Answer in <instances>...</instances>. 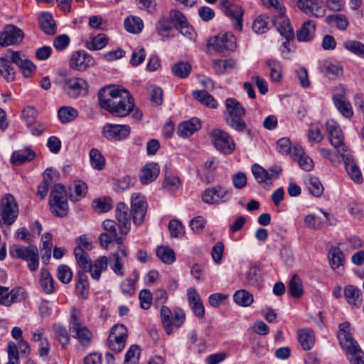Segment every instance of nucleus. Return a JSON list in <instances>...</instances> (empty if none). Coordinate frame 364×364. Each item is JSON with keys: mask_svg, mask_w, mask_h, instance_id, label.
I'll list each match as a JSON object with an SVG mask.
<instances>
[{"mask_svg": "<svg viewBox=\"0 0 364 364\" xmlns=\"http://www.w3.org/2000/svg\"><path fill=\"white\" fill-rule=\"evenodd\" d=\"M98 99L102 109L119 117L127 116L135 106L133 97L127 90L114 86L101 89Z\"/></svg>", "mask_w": 364, "mask_h": 364, "instance_id": "obj_1", "label": "nucleus"}, {"mask_svg": "<svg viewBox=\"0 0 364 364\" xmlns=\"http://www.w3.org/2000/svg\"><path fill=\"white\" fill-rule=\"evenodd\" d=\"M11 257L21 259L27 262L28 267L31 272H35L39 266V253L36 245L22 246L13 245L9 248Z\"/></svg>", "mask_w": 364, "mask_h": 364, "instance_id": "obj_2", "label": "nucleus"}, {"mask_svg": "<svg viewBox=\"0 0 364 364\" xmlns=\"http://www.w3.org/2000/svg\"><path fill=\"white\" fill-rule=\"evenodd\" d=\"M69 329L70 332L73 333V338H77L82 346L87 347L90 345L92 333L86 326L82 325L80 311L75 308L71 311Z\"/></svg>", "mask_w": 364, "mask_h": 364, "instance_id": "obj_3", "label": "nucleus"}, {"mask_svg": "<svg viewBox=\"0 0 364 364\" xmlns=\"http://www.w3.org/2000/svg\"><path fill=\"white\" fill-rule=\"evenodd\" d=\"M49 205L51 213L58 217L67 215L68 210V196L61 184H55L50 193Z\"/></svg>", "mask_w": 364, "mask_h": 364, "instance_id": "obj_4", "label": "nucleus"}, {"mask_svg": "<svg viewBox=\"0 0 364 364\" xmlns=\"http://www.w3.org/2000/svg\"><path fill=\"white\" fill-rule=\"evenodd\" d=\"M207 46L218 53L225 54L236 48V38L230 33L220 32L208 39Z\"/></svg>", "mask_w": 364, "mask_h": 364, "instance_id": "obj_5", "label": "nucleus"}, {"mask_svg": "<svg viewBox=\"0 0 364 364\" xmlns=\"http://www.w3.org/2000/svg\"><path fill=\"white\" fill-rule=\"evenodd\" d=\"M226 107L230 115V119H227V123L238 132L244 131L246 124L242 117L245 114V109L233 98L227 99Z\"/></svg>", "mask_w": 364, "mask_h": 364, "instance_id": "obj_6", "label": "nucleus"}, {"mask_svg": "<svg viewBox=\"0 0 364 364\" xmlns=\"http://www.w3.org/2000/svg\"><path fill=\"white\" fill-rule=\"evenodd\" d=\"M18 215L17 203L11 194L6 195L1 202L0 225L2 223L7 226L11 225Z\"/></svg>", "mask_w": 364, "mask_h": 364, "instance_id": "obj_7", "label": "nucleus"}, {"mask_svg": "<svg viewBox=\"0 0 364 364\" xmlns=\"http://www.w3.org/2000/svg\"><path fill=\"white\" fill-rule=\"evenodd\" d=\"M63 90L70 98L84 97L88 90V84L81 77H68L63 81Z\"/></svg>", "mask_w": 364, "mask_h": 364, "instance_id": "obj_8", "label": "nucleus"}, {"mask_svg": "<svg viewBox=\"0 0 364 364\" xmlns=\"http://www.w3.org/2000/svg\"><path fill=\"white\" fill-rule=\"evenodd\" d=\"M231 191L221 186H216L205 190L202 200L208 205H220L227 203L231 197Z\"/></svg>", "mask_w": 364, "mask_h": 364, "instance_id": "obj_9", "label": "nucleus"}, {"mask_svg": "<svg viewBox=\"0 0 364 364\" xmlns=\"http://www.w3.org/2000/svg\"><path fill=\"white\" fill-rule=\"evenodd\" d=\"M214 146L219 151L230 154L235 150V144L228 132L220 129H215L210 133Z\"/></svg>", "mask_w": 364, "mask_h": 364, "instance_id": "obj_10", "label": "nucleus"}, {"mask_svg": "<svg viewBox=\"0 0 364 364\" xmlns=\"http://www.w3.org/2000/svg\"><path fill=\"white\" fill-rule=\"evenodd\" d=\"M127 329L123 324H117L112 327L108 337L109 348L117 353L122 351L127 340Z\"/></svg>", "mask_w": 364, "mask_h": 364, "instance_id": "obj_11", "label": "nucleus"}, {"mask_svg": "<svg viewBox=\"0 0 364 364\" xmlns=\"http://www.w3.org/2000/svg\"><path fill=\"white\" fill-rule=\"evenodd\" d=\"M131 133V127L127 124L107 123L102 130L103 137L109 141H119L127 139Z\"/></svg>", "mask_w": 364, "mask_h": 364, "instance_id": "obj_12", "label": "nucleus"}, {"mask_svg": "<svg viewBox=\"0 0 364 364\" xmlns=\"http://www.w3.org/2000/svg\"><path fill=\"white\" fill-rule=\"evenodd\" d=\"M326 130L331 144L337 149L339 155L341 156L343 149H345V154L348 153V148L344 144V136L339 124L335 120L330 119L326 123Z\"/></svg>", "mask_w": 364, "mask_h": 364, "instance_id": "obj_13", "label": "nucleus"}, {"mask_svg": "<svg viewBox=\"0 0 364 364\" xmlns=\"http://www.w3.org/2000/svg\"><path fill=\"white\" fill-rule=\"evenodd\" d=\"M234 0H220V9L232 21L235 30L240 31L242 28V9L232 2Z\"/></svg>", "mask_w": 364, "mask_h": 364, "instance_id": "obj_14", "label": "nucleus"}, {"mask_svg": "<svg viewBox=\"0 0 364 364\" xmlns=\"http://www.w3.org/2000/svg\"><path fill=\"white\" fill-rule=\"evenodd\" d=\"M24 37L23 31L14 25H7L0 31V48L19 44Z\"/></svg>", "mask_w": 364, "mask_h": 364, "instance_id": "obj_15", "label": "nucleus"}, {"mask_svg": "<svg viewBox=\"0 0 364 364\" xmlns=\"http://www.w3.org/2000/svg\"><path fill=\"white\" fill-rule=\"evenodd\" d=\"M128 257L127 249L124 245H119L118 250L109 255L108 263L115 274L123 277L125 274L124 264Z\"/></svg>", "mask_w": 364, "mask_h": 364, "instance_id": "obj_16", "label": "nucleus"}, {"mask_svg": "<svg viewBox=\"0 0 364 364\" xmlns=\"http://www.w3.org/2000/svg\"><path fill=\"white\" fill-rule=\"evenodd\" d=\"M304 14L316 18H321L325 14L321 2L319 0H291Z\"/></svg>", "mask_w": 364, "mask_h": 364, "instance_id": "obj_17", "label": "nucleus"}, {"mask_svg": "<svg viewBox=\"0 0 364 364\" xmlns=\"http://www.w3.org/2000/svg\"><path fill=\"white\" fill-rule=\"evenodd\" d=\"M337 337L341 348L346 352L359 346L352 335L350 323L348 321L339 324Z\"/></svg>", "mask_w": 364, "mask_h": 364, "instance_id": "obj_18", "label": "nucleus"}, {"mask_svg": "<svg viewBox=\"0 0 364 364\" xmlns=\"http://www.w3.org/2000/svg\"><path fill=\"white\" fill-rule=\"evenodd\" d=\"M147 203L144 197L139 193H134L132 196V213L135 225L142 224L146 213Z\"/></svg>", "mask_w": 364, "mask_h": 364, "instance_id": "obj_19", "label": "nucleus"}, {"mask_svg": "<svg viewBox=\"0 0 364 364\" xmlns=\"http://www.w3.org/2000/svg\"><path fill=\"white\" fill-rule=\"evenodd\" d=\"M345 88L340 85L336 87V92L333 95V103L339 112L346 118H350L353 114L350 102L345 97Z\"/></svg>", "mask_w": 364, "mask_h": 364, "instance_id": "obj_20", "label": "nucleus"}, {"mask_svg": "<svg viewBox=\"0 0 364 364\" xmlns=\"http://www.w3.org/2000/svg\"><path fill=\"white\" fill-rule=\"evenodd\" d=\"M115 215L119 223L120 234L127 235L131 228V218L128 206L124 203H119L116 207Z\"/></svg>", "mask_w": 364, "mask_h": 364, "instance_id": "obj_21", "label": "nucleus"}, {"mask_svg": "<svg viewBox=\"0 0 364 364\" xmlns=\"http://www.w3.org/2000/svg\"><path fill=\"white\" fill-rule=\"evenodd\" d=\"M95 60L93 58L85 51L79 50L73 54L70 60V68L82 71L87 68L93 66Z\"/></svg>", "mask_w": 364, "mask_h": 364, "instance_id": "obj_22", "label": "nucleus"}, {"mask_svg": "<svg viewBox=\"0 0 364 364\" xmlns=\"http://www.w3.org/2000/svg\"><path fill=\"white\" fill-rule=\"evenodd\" d=\"M11 62L20 68L23 76L26 77L31 76L36 68L35 64L25 58L24 55L21 51L11 53Z\"/></svg>", "mask_w": 364, "mask_h": 364, "instance_id": "obj_23", "label": "nucleus"}, {"mask_svg": "<svg viewBox=\"0 0 364 364\" xmlns=\"http://www.w3.org/2000/svg\"><path fill=\"white\" fill-rule=\"evenodd\" d=\"M171 17L174 22V28L178 29L182 35L191 38L193 37L194 34L193 28L189 25L181 12L177 10H172L171 11Z\"/></svg>", "mask_w": 364, "mask_h": 364, "instance_id": "obj_24", "label": "nucleus"}, {"mask_svg": "<svg viewBox=\"0 0 364 364\" xmlns=\"http://www.w3.org/2000/svg\"><path fill=\"white\" fill-rule=\"evenodd\" d=\"M14 51L8 50L4 55L0 58V75L6 81H12L15 78L14 68L11 65V53Z\"/></svg>", "mask_w": 364, "mask_h": 364, "instance_id": "obj_25", "label": "nucleus"}, {"mask_svg": "<svg viewBox=\"0 0 364 364\" xmlns=\"http://www.w3.org/2000/svg\"><path fill=\"white\" fill-rule=\"evenodd\" d=\"M341 157L343 160L346 171L350 178L356 183H361L363 182L361 172L357 165L354 163L350 154L348 152L345 154V149H343Z\"/></svg>", "mask_w": 364, "mask_h": 364, "instance_id": "obj_26", "label": "nucleus"}, {"mask_svg": "<svg viewBox=\"0 0 364 364\" xmlns=\"http://www.w3.org/2000/svg\"><path fill=\"white\" fill-rule=\"evenodd\" d=\"M291 158L297 161L299 167L304 171H309L314 168L313 160L306 154L300 146H294L292 148Z\"/></svg>", "mask_w": 364, "mask_h": 364, "instance_id": "obj_27", "label": "nucleus"}, {"mask_svg": "<svg viewBox=\"0 0 364 364\" xmlns=\"http://www.w3.org/2000/svg\"><path fill=\"white\" fill-rule=\"evenodd\" d=\"M273 23L279 33L287 41L292 39L294 36L293 29L287 18L284 15V11L273 19Z\"/></svg>", "mask_w": 364, "mask_h": 364, "instance_id": "obj_28", "label": "nucleus"}, {"mask_svg": "<svg viewBox=\"0 0 364 364\" xmlns=\"http://www.w3.org/2000/svg\"><path fill=\"white\" fill-rule=\"evenodd\" d=\"M159 173L160 168L156 163L147 164L140 171V182L144 185L149 184L156 179Z\"/></svg>", "mask_w": 364, "mask_h": 364, "instance_id": "obj_29", "label": "nucleus"}, {"mask_svg": "<svg viewBox=\"0 0 364 364\" xmlns=\"http://www.w3.org/2000/svg\"><path fill=\"white\" fill-rule=\"evenodd\" d=\"M200 128V121L196 118H192L188 121L181 123L178 127L177 133L181 137H188Z\"/></svg>", "mask_w": 364, "mask_h": 364, "instance_id": "obj_30", "label": "nucleus"}, {"mask_svg": "<svg viewBox=\"0 0 364 364\" xmlns=\"http://www.w3.org/2000/svg\"><path fill=\"white\" fill-rule=\"evenodd\" d=\"M174 27V22L171 19V16L168 18H161L156 23V31L162 38H171L175 36L171 34V31Z\"/></svg>", "mask_w": 364, "mask_h": 364, "instance_id": "obj_31", "label": "nucleus"}, {"mask_svg": "<svg viewBox=\"0 0 364 364\" xmlns=\"http://www.w3.org/2000/svg\"><path fill=\"white\" fill-rule=\"evenodd\" d=\"M344 296L350 305L355 307H359L361 305V292L357 287L354 285L345 287Z\"/></svg>", "mask_w": 364, "mask_h": 364, "instance_id": "obj_32", "label": "nucleus"}, {"mask_svg": "<svg viewBox=\"0 0 364 364\" xmlns=\"http://www.w3.org/2000/svg\"><path fill=\"white\" fill-rule=\"evenodd\" d=\"M35 156L36 154L31 149L26 148L14 151L12 154L11 162L14 165H21L32 161Z\"/></svg>", "mask_w": 364, "mask_h": 364, "instance_id": "obj_33", "label": "nucleus"}, {"mask_svg": "<svg viewBox=\"0 0 364 364\" xmlns=\"http://www.w3.org/2000/svg\"><path fill=\"white\" fill-rule=\"evenodd\" d=\"M315 23L311 21H305L297 31L296 37L299 41H309L313 39L315 34Z\"/></svg>", "mask_w": 364, "mask_h": 364, "instance_id": "obj_34", "label": "nucleus"}, {"mask_svg": "<svg viewBox=\"0 0 364 364\" xmlns=\"http://www.w3.org/2000/svg\"><path fill=\"white\" fill-rule=\"evenodd\" d=\"M42 31L48 35H54L56 33V24L53 16L49 13H43L38 18Z\"/></svg>", "mask_w": 364, "mask_h": 364, "instance_id": "obj_35", "label": "nucleus"}, {"mask_svg": "<svg viewBox=\"0 0 364 364\" xmlns=\"http://www.w3.org/2000/svg\"><path fill=\"white\" fill-rule=\"evenodd\" d=\"M298 339L302 348L305 350H310L314 346V333L310 328L299 330L298 332Z\"/></svg>", "mask_w": 364, "mask_h": 364, "instance_id": "obj_36", "label": "nucleus"}, {"mask_svg": "<svg viewBox=\"0 0 364 364\" xmlns=\"http://www.w3.org/2000/svg\"><path fill=\"white\" fill-rule=\"evenodd\" d=\"M108 265V258L102 256L96 259L93 264L90 265V270L87 272H90L92 279L98 280L100 278L101 273L105 271Z\"/></svg>", "mask_w": 364, "mask_h": 364, "instance_id": "obj_37", "label": "nucleus"}, {"mask_svg": "<svg viewBox=\"0 0 364 364\" xmlns=\"http://www.w3.org/2000/svg\"><path fill=\"white\" fill-rule=\"evenodd\" d=\"M329 264L332 269L336 270L344 265V255L338 247H332L328 254Z\"/></svg>", "mask_w": 364, "mask_h": 364, "instance_id": "obj_38", "label": "nucleus"}, {"mask_svg": "<svg viewBox=\"0 0 364 364\" xmlns=\"http://www.w3.org/2000/svg\"><path fill=\"white\" fill-rule=\"evenodd\" d=\"M235 302L242 307L250 306L254 301L253 295L245 289H240L233 295Z\"/></svg>", "mask_w": 364, "mask_h": 364, "instance_id": "obj_39", "label": "nucleus"}, {"mask_svg": "<svg viewBox=\"0 0 364 364\" xmlns=\"http://www.w3.org/2000/svg\"><path fill=\"white\" fill-rule=\"evenodd\" d=\"M252 172L258 183L267 186L268 181L271 180V176L268 171L257 164L252 166Z\"/></svg>", "mask_w": 364, "mask_h": 364, "instance_id": "obj_40", "label": "nucleus"}, {"mask_svg": "<svg viewBox=\"0 0 364 364\" xmlns=\"http://www.w3.org/2000/svg\"><path fill=\"white\" fill-rule=\"evenodd\" d=\"M193 97L204 105L210 108H216L217 101L206 90H195L193 92Z\"/></svg>", "mask_w": 364, "mask_h": 364, "instance_id": "obj_41", "label": "nucleus"}, {"mask_svg": "<svg viewBox=\"0 0 364 364\" xmlns=\"http://www.w3.org/2000/svg\"><path fill=\"white\" fill-rule=\"evenodd\" d=\"M58 115L62 123H69L78 116V111L73 107L64 106L59 108Z\"/></svg>", "mask_w": 364, "mask_h": 364, "instance_id": "obj_42", "label": "nucleus"}, {"mask_svg": "<svg viewBox=\"0 0 364 364\" xmlns=\"http://www.w3.org/2000/svg\"><path fill=\"white\" fill-rule=\"evenodd\" d=\"M306 186L309 193L314 197H320L323 192L324 188L317 177L309 176L306 181Z\"/></svg>", "mask_w": 364, "mask_h": 364, "instance_id": "obj_43", "label": "nucleus"}, {"mask_svg": "<svg viewBox=\"0 0 364 364\" xmlns=\"http://www.w3.org/2000/svg\"><path fill=\"white\" fill-rule=\"evenodd\" d=\"M76 262L78 266L84 272L90 270L91 260L87 252L82 250L80 247H75L74 250Z\"/></svg>", "mask_w": 364, "mask_h": 364, "instance_id": "obj_44", "label": "nucleus"}, {"mask_svg": "<svg viewBox=\"0 0 364 364\" xmlns=\"http://www.w3.org/2000/svg\"><path fill=\"white\" fill-rule=\"evenodd\" d=\"M124 24L126 30L132 33H139L144 28L142 20L136 16L126 18Z\"/></svg>", "mask_w": 364, "mask_h": 364, "instance_id": "obj_45", "label": "nucleus"}, {"mask_svg": "<svg viewBox=\"0 0 364 364\" xmlns=\"http://www.w3.org/2000/svg\"><path fill=\"white\" fill-rule=\"evenodd\" d=\"M157 257L165 264H171L176 260L174 251L167 246H160L156 250Z\"/></svg>", "mask_w": 364, "mask_h": 364, "instance_id": "obj_46", "label": "nucleus"}, {"mask_svg": "<svg viewBox=\"0 0 364 364\" xmlns=\"http://www.w3.org/2000/svg\"><path fill=\"white\" fill-rule=\"evenodd\" d=\"M288 291L294 298H299L304 293L302 282L299 277L294 275L288 284Z\"/></svg>", "mask_w": 364, "mask_h": 364, "instance_id": "obj_47", "label": "nucleus"}, {"mask_svg": "<svg viewBox=\"0 0 364 364\" xmlns=\"http://www.w3.org/2000/svg\"><path fill=\"white\" fill-rule=\"evenodd\" d=\"M40 284L45 293H53L54 282L50 272L45 269H41V270Z\"/></svg>", "mask_w": 364, "mask_h": 364, "instance_id": "obj_48", "label": "nucleus"}, {"mask_svg": "<svg viewBox=\"0 0 364 364\" xmlns=\"http://www.w3.org/2000/svg\"><path fill=\"white\" fill-rule=\"evenodd\" d=\"M325 21L328 24L334 23L341 31H345L348 26L346 16L341 14L328 15L326 17Z\"/></svg>", "mask_w": 364, "mask_h": 364, "instance_id": "obj_49", "label": "nucleus"}, {"mask_svg": "<svg viewBox=\"0 0 364 364\" xmlns=\"http://www.w3.org/2000/svg\"><path fill=\"white\" fill-rule=\"evenodd\" d=\"M108 42V39L105 34L100 33L96 36L90 38V40L87 41L86 46L89 50H97L103 48Z\"/></svg>", "mask_w": 364, "mask_h": 364, "instance_id": "obj_50", "label": "nucleus"}, {"mask_svg": "<svg viewBox=\"0 0 364 364\" xmlns=\"http://www.w3.org/2000/svg\"><path fill=\"white\" fill-rule=\"evenodd\" d=\"M90 159L92 166L97 170H102L105 167V160L100 151L92 148L90 151Z\"/></svg>", "mask_w": 364, "mask_h": 364, "instance_id": "obj_51", "label": "nucleus"}, {"mask_svg": "<svg viewBox=\"0 0 364 364\" xmlns=\"http://www.w3.org/2000/svg\"><path fill=\"white\" fill-rule=\"evenodd\" d=\"M266 65L270 69V77L272 81L279 82L282 79V66L281 63L276 60L269 59L266 61Z\"/></svg>", "mask_w": 364, "mask_h": 364, "instance_id": "obj_52", "label": "nucleus"}, {"mask_svg": "<svg viewBox=\"0 0 364 364\" xmlns=\"http://www.w3.org/2000/svg\"><path fill=\"white\" fill-rule=\"evenodd\" d=\"M181 186V181L178 177L168 175L166 176L163 188L171 193L176 192Z\"/></svg>", "mask_w": 364, "mask_h": 364, "instance_id": "obj_53", "label": "nucleus"}, {"mask_svg": "<svg viewBox=\"0 0 364 364\" xmlns=\"http://www.w3.org/2000/svg\"><path fill=\"white\" fill-rule=\"evenodd\" d=\"M112 200L110 198H102L93 201L92 207L97 213H106L112 208Z\"/></svg>", "mask_w": 364, "mask_h": 364, "instance_id": "obj_54", "label": "nucleus"}, {"mask_svg": "<svg viewBox=\"0 0 364 364\" xmlns=\"http://www.w3.org/2000/svg\"><path fill=\"white\" fill-rule=\"evenodd\" d=\"M344 48L349 52L364 58V44L361 42L348 40L344 43Z\"/></svg>", "mask_w": 364, "mask_h": 364, "instance_id": "obj_55", "label": "nucleus"}, {"mask_svg": "<svg viewBox=\"0 0 364 364\" xmlns=\"http://www.w3.org/2000/svg\"><path fill=\"white\" fill-rule=\"evenodd\" d=\"M116 225V223L112 220H106L103 222L105 232H108L109 235L114 237V241L119 245H122L124 240L122 237L118 236Z\"/></svg>", "mask_w": 364, "mask_h": 364, "instance_id": "obj_56", "label": "nucleus"}, {"mask_svg": "<svg viewBox=\"0 0 364 364\" xmlns=\"http://www.w3.org/2000/svg\"><path fill=\"white\" fill-rule=\"evenodd\" d=\"M346 355L350 364H364V352L360 346L346 352Z\"/></svg>", "mask_w": 364, "mask_h": 364, "instance_id": "obj_57", "label": "nucleus"}, {"mask_svg": "<svg viewBox=\"0 0 364 364\" xmlns=\"http://www.w3.org/2000/svg\"><path fill=\"white\" fill-rule=\"evenodd\" d=\"M191 70V65L186 62H178L176 63L172 68L173 74L181 78H185L188 77Z\"/></svg>", "mask_w": 364, "mask_h": 364, "instance_id": "obj_58", "label": "nucleus"}, {"mask_svg": "<svg viewBox=\"0 0 364 364\" xmlns=\"http://www.w3.org/2000/svg\"><path fill=\"white\" fill-rule=\"evenodd\" d=\"M168 230L171 237H181L184 233V226L178 220H171L168 223Z\"/></svg>", "mask_w": 364, "mask_h": 364, "instance_id": "obj_59", "label": "nucleus"}, {"mask_svg": "<svg viewBox=\"0 0 364 364\" xmlns=\"http://www.w3.org/2000/svg\"><path fill=\"white\" fill-rule=\"evenodd\" d=\"M172 312L166 306H162L161 309V318L162 323L168 334L171 333Z\"/></svg>", "mask_w": 364, "mask_h": 364, "instance_id": "obj_60", "label": "nucleus"}, {"mask_svg": "<svg viewBox=\"0 0 364 364\" xmlns=\"http://www.w3.org/2000/svg\"><path fill=\"white\" fill-rule=\"evenodd\" d=\"M139 349L136 345H132L127 351L124 364H138L139 359Z\"/></svg>", "mask_w": 364, "mask_h": 364, "instance_id": "obj_61", "label": "nucleus"}, {"mask_svg": "<svg viewBox=\"0 0 364 364\" xmlns=\"http://www.w3.org/2000/svg\"><path fill=\"white\" fill-rule=\"evenodd\" d=\"M57 277L61 282L68 284L72 279L73 272L68 266L62 264L58 267Z\"/></svg>", "mask_w": 364, "mask_h": 364, "instance_id": "obj_62", "label": "nucleus"}, {"mask_svg": "<svg viewBox=\"0 0 364 364\" xmlns=\"http://www.w3.org/2000/svg\"><path fill=\"white\" fill-rule=\"evenodd\" d=\"M53 328L56 336L58 337V341L61 345L63 346L68 345L70 337L66 328L60 324H55L53 326Z\"/></svg>", "mask_w": 364, "mask_h": 364, "instance_id": "obj_63", "label": "nucleus"}, {"mask_svg": "<svg viewBox=\"0 0 364 364\" xmlns=\"http://www.w3.org/2000/svg\"><path fill=\"white\" fill-rule=\"evenodd\" d=\"M326 75L329 78H335L342 75L343 68L339 64L328 63L324 66Z\"/></svg>", "mask_w": 364, "mask_h": 364, "instance_id": "obj_64", "label": "nucleus"}]
</instances>
